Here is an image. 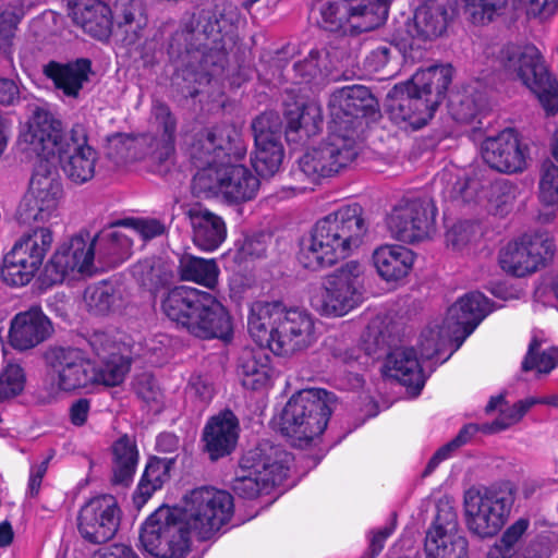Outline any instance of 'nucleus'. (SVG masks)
Instances as JSON below:
<instances>
[{
	"label": "nucleus",
	"mask_w": 558,
	"mask_h": 558,
	"mask_svg": "<svg viewBox=\"0 0 558 558\" xmlns=\"http://www.w3.org/2000/svg\"><path fill=\"white\" fill-rule=\"evenodd\" d=\"M233 497L226 490L198 487L184 497L183 507L161 506L143 524L140 541L156 558H185L191 536L210 538L232 517Z\"/></svg>",
	"instance_id": "nucleus-1"
},
{
	"label": "nucleus",
	"mask_w": 558,
	"mask_h": 558,
	"mask_svg": "<svg viewBox=\"0 0 558 558\" xmlns=\"http://www.w3.org/2000/svg\"><path fill=\"white\" fill-rule=\"evenodd\" d=\"M269 357L263 350L244 349L238 360V375L243 387L258 390L269 381Z\"/></svg>",
	"instance_id": "nucleus-43"
},
{
	"label": "nucleus",
	"mask_w": 558,
	"mask_h": 558,
	"mask_svg": "<svg viewBox=\"0 0 558 558\" xmlns=\"http://www.w3.org/2000/svg\"><path fill=\"white\" fill-rule=\"evenodd\" d=\"M25 386L24 369L9 363L0 373V402L19 396Z\"/></svg>",
	"instance_id": "nucleus-55"
},
{
	"label": "nucleus",
	"mask_w": 558,
	"mask_h": 558,
	"mask_svg": "<svg viewBox=\"0 0 558 558\" xmlns=\"http://www.w3.org/2000/svg\"><path fill=\"white\" fill-rule=\"evenodd\" d=\"M504 66L514 72L538 98L548 114L558 112V80L549 71L543 54L532 44H508L500 51Z\"/></svg>",
	"instance_id": "nucleus-10"
},
{
	"label": "nucleus",
	"mask_w": 558,
	"mask_h": 558,
	"mask_svg": "<svg viewBox=\"0 0 558 558\" xmlns=\"http://www.w3.org/2000/svg\"><path fill=\"white\" fill-rule=\"evenodd\" d=\"M482 156L492 169L499 172L514 173L522 171L526 166L525 148L521 146L517 133L511 129L486 138L482 145Z\"/></svg>",
	"instance_id": "nucleus-28"
},
{
	"label": "nucleus",
	"mask_w": 558,
	"mask_h": 558,
	"mask_svg": "<svg viewBox=\"0 0 558 558\" xmlns=\"http://www.w3.org/2000/svg\"><path fill=\"white\" fill-rule=\"evenodd\" d=\"M166 231L165 226L156 219L137 220L134 222L132 232L137 233L143 240H150L162 235Z\"/></svg>",
	"instance_id": "nucleus-64"
},
{
	"label": "nucleus",
	"mask_w": 558,
	"mask_h": 558,
	"mask_svg": "<svg viewBox=\"0 0 558 558\" xmlns=\"http://www.w3.org/2000/svg\"><path fill=\"white\" fill-rule=\"evenodd\" d=\"M165 315L190 335L199 339L232 337L227 308L209 292L191 287H175L161 302Z\"/></svg>",
	"instance_id": "nucleus-6"
},
{
	"label": "nucleus",
	"mask_w": 558,
	"mask_h": 558,
	"mask_svg": "<svg viewBox=\"0 0 558 558\" xmlns=\"http://www.w3.org/2000/svg\"><path fill=\"white\" fill-rule=\"evenodd\" d=\"M437 207L426 195H407L399 199L387 216L391 236L413 244L429 239L436 231Z\"/></svg>",
	"instance_id": "nucleus-15"
},
{
	"label": "nucleus",
	"mask_w": 558,
	"mask_h": 558,
	"mask_svg": "<svg viewBox=\"0 0 558 558\" xmlns=\"http://www.w3.org/2000/svg\"><path fill=\"white\" fill-rule=\"evenodd\" d=\"M134 390L138 398L151 408L159 409L162 404L163 395L156 381L149 374H142L134 383Z\"/></svg>",
	"instance_id": "nucleus-59"
},
{
	"label": "nucleus",
	"mask_w": 558,
	"mask_h": 558,
	"mask_svg": "<svg viewBox=\"0 0 558 558\" xmlns=\"http://www.w3.org/2000/svg\"><path fill=\"white\" fill-rule=\"evenodd\" d=\"M553 254L551 242L543 235L523 234L500 250L499 264L506 272L524 277L536 271L547 256Z\"/></svg>",
	"instance_id": "nucleus-24"
},
{
	"label": "nucleus",
	"mask_w": 558,
	"mask_h": 558,
	"mask_svg": "<svg viewBox=\"0 0 558 558\" xmlns=\"http://www.w3.org/2000/svg\"><path fill=\"white\" fill-rule=\"evenodd\" d=\"M172 465V459L154 457L148 461L133 496V500L138 508L145 505L151 495L170 478Z\"/></svg>",
	"instance_id": "nucleus-45"
},
{
	"label": "nucleus",
	"mask_w": 558,
	"mask_h": 558,
	"mask_svg": "<svg viewBox=\"0 0 558 558\" xmlns=\"http://www.w3.org/2000/svg\"><path fill=\"white\" fill-rule=\"evenodd\" d=\"M337 399L325 389H304L291 396L280 416V430L294 447L304 448L326 429Z\"/></svg>",
	"instance_id": "nucleus-7"
},
{
	"label": "nucleus",
	"mask_w": 558,
	"mask_h": 558,
	"mask_svg": "<svg viewBox=\"0 0 558 558\" xmlns=\"http://www.w3.org/2000/svg\"><path fill=\"white\" fill-rule=\"evenodd\" d=\"M399 57L397 47L391 44L379 45L364 59V69L369 73L385 72L391 74L390 63Z\"/></svg>",
	"instance_id": "nucleus-56"
},
{
	"label": "nucleus",
	"mask_w": 558,
	"mask_h": 558,
	"mask_svg": "<svg viewBox=\"0 0 558 558\" xmlns=\"http://www.w3.org/2000/svg\"><path fill=\"white\" fill-rule=\"evenodd\" d=\"M508 0H464V12L473 24H485L493 20L496 10L504 8Z\"/></svg>",
	"instance_id": "nucleus-58"
},
{
	"label": "nucleus",
	"mask_w": 558,
	"mask_h": 558,
	"mask_svg": "<svg viewBox=\"0 0 558 558\" xmlns=\"http://www.w3.org/2000/svg\"><path fill=\"white\" fill-rule=\"evenodd\" d=\"M89 344L102 362L99 367L95 365V385L108 387L120 385L130 369V362L121 354L111 351L114 345L106 339L105 335H94Z\"/></svg>",
	"instance_id": "nucleus-36"
},
{
	"label": "nucleus",
	"mask_w": 558,
	"mask_h": 558,
	"mask_svg": "<svg viewBox=\"0 0 558 558\" xmlns=\"http://www.w3.org/2000/svg\"><path fill=\"white\" fill-rule=\"evenodd\" d=\"M52 232L48 228H35L23 234L3 257L0 275L8 286L28 284L40 269L52 244Z\"/></svg>",
	"instance_id": "nucleus-14"
},
{
	"label": "nucleus",
	"mask_w": 558,
	"mask_h": 558,
	"mask_svg": "<svg viewBox=\"0 0 558 558\" xmlns=\"http://www.w3.org/2000/svg\"><path fill=\"white\" fill-rule=\"evenodd\" d=\"M329 125L361 142L366 120L380 117L379 102L364 85H348L329 97Z\"/></svg>",
	"instance_id": "nucleus-13"
},
{
	"label": "nucleus",
	"mask_w": 558,
	"mask_h": 558,
	"mask_svg": "<svg viewBox=\"0 0 558 558\" xmlns=\"http://www.w3.org/2000/svg\"><path fill=\"white\" fill-rule=\"evenodd\" d=\"M63 187L56 167L41 161L31 178L29 189L21 202L16 219L20 225L46 222L56 216Z\"/></svg>",
	"instance_id": "nucleus-16"
},
{
	"label": "nucleus",
	"mask_w": 558,
	"mask_h": 558,
	"mask_svg": "<svg viewBox=\"0 0 558 558\" xmlns=\"http://www.w3.org/2000/svg\"><path fill=\"white\" fill-rule=\"evenodd\" d=\"M450 64L418 70L405 84L395 85L387 94L386 111L400 128L424 126L434 116L451 84Z\"/></svg>",
	"instance_id": "nucleus-5"
},
{
	"label": "nucleus",
	"mask_w": 558,
	"mask_h": 558,
	"mask_svg": "<svg viewBox=\"0 0 558 558\" xmlns=\"http://www.w3.org/2000/svg\"><path fill=\"white\" fill-rule=\"evenodd\" d=\"M17 144L21 150L41 157L45 162L58 158L65 177L74 184H84L95 175L99 156L89 144L88 126L84 123H74L64 134L59 119L48 109L35 106Z\"/></svg>",
	"instance_id": "nucleus-3"
},
{
	"label": "nucleus",
	"mask_w": 558,
	"mask_h": 558,
	"mask_svg": "<svg viewBox=\"0 0 558 558\" xmlns=\"http://www.w3.org/2000/svg\"><path fill=\"white\" fill-rule=\"evenodd\" d=\"M121 518L122 511L116 497L99 495L81 507L76 518L77 532L85 542L101 545L116 536Z\"/></svg>",
	"instance_id": "nucleus-21"
},
{
	"label": "nucleus",
	"mask_w": 558,
	"mask_h": 558,
	"mask_svg": "<svg viewBox=\"0 0 558 558\" xmlns=\"http://www.w3.org/2000/svg\"><path fill=\"white\" fill-rule=\"evenodd\" d=\"M367 232L363 208L345 205L319 219L299 243L298 262L311 271L333 266L357 248Z\"/></svg>",
	"instance_id": "nucleus-4"
},
{
	"label": "nucleus",
	"mask_w": 558,
	"mask_h": 558,
	"mask_svg": "<svg viewBox=\"0 0 558 558\" xmlns=\"http://www.w3.org/2000/svg\"><path fill=\"white\" fill-rule=\"evenodd\" d=\"M291 456L280 446L258 444L240 460V472L232 482L235 495L254 499L264 490L280 485L289 474Z\"/></svg>",
	"instance_id": "nucleus-9"
},
{
	"label": "nucleus",
	"mask_w": 558,
	"mask_h": 558,
	"mask_svg": "<svg viewBox=\"0 0 558 558\" xmlns=\"http://www.w3.org/2000/svg\"><path fill=\"white\" fill-rule=\"evenodd\" d=\"M414 253L398 244H385L374 250L372 260L377 274L386 281L404 278L413 267Z\"/></svg>",
	"instance_id": "nucleus-38"
},
{
	"label": "nucleus",
	"mask_w": 558,
	"mask_h": 558,
	"mask_svg": "<svg viewBox=\"0 0 558 558\" xmlns=\"http://www.w3.org/2000/svg\"><path fill=\"white\" fill-rule=\"evenodd\" d=\"M395 529L396 514H393V519L389 524L371 532L368 549L363 555V558H375L378 556L385 546L386 539L393 533Z\"/></svg>",
	"instance_id": "nucleus-62"
},
{
	"label": "nucleus",
	"mask_w": 558,
	"mask_h": 558,
	"mask_svg": "<svg viewBox=\"0 0 558 558\" xmlns=\"http://www.w3.org/2000/svg\"><path fill=\"white\" fill-rule=\"evenodd\" d=\"M277 308H279V302H256L250 310L247 318L248 332L260 347L266 344L270 349L272 343L274 313Z\"/></svg>",
	"instance_id": "nucleus-47"
},
{
	"label": "nucleus",
	"mask_w": 558,
	"mask_h": 558,
	"mask_svg": "<svg viewBox=\"0 0 558 558\" xmlns=\"http://www.w3.org/2000/svg\"><path fill=\"white\" fill-rule=\"evenodd\" d=\"M71 11L74 23L90 36L106 39L111 34V8L100 0H74Z\"/></svg>",
	"instance_id": "nucleus-37"
},
{
	"label": "nucleus",
	"mask_w": 558,
	"mask_h": 558,
	"mask_svg": "<svg viewBox=\"0 0 558 558\" xmlns=\"http://www.w3.org/2000/svg\"><path fill=\"white\" fill-rule=\"evenodd\" d=\"M94 262L92 247L88 246V233H80L61 244L44 268L41 281L53 286L62 283L66 276L76 271L92 275Z\"/></svg>",
	"instance_id": "nucleus-23"
},
{
	"label": "nucleus",
	"mask_w": 558,
	"mask_h": 558,
	"mask_svg": "<svg viewBox=\"0 0 558 558\" xmlns=\"http://www.w3.org/2000/svg\"><path fill=\"white\" fill-rule=\"evenodd\" d=\"M381 317L373 318L362 333L365 353L374 359L386 357L390 376L417 396L423 389L425 377L413 348L397 347L399 338Z\"/></svg>",
	"instance_id": "nucleus-8"
},
{
	"label": "nucleus",
	"mask_w": 558,
	"mask_h": 558,
	"mask_svg": "<svg viewBox=\"0 0 558 558\" xmlns=\"http://www.w3.org/2000/svg\"><path fill=\"white\" fill-rule=\"evenodd\" d=\"M21 101V90L12 78L0 77V104L15 106Z\"/></svg>",
	"instance_id": "nucleus-63"
},
{
	"label": "nucleus",
	"mask_w": 558,
	"mask_h": 558,
	"mask_svg": "<svg viewBox=\"0 0 558 558\" xmlns=\"http://www.w3.org/2000/svg\"><path fill=\"white\" fill-rule=\"evenodd\" d=\"M490 311L489 300L478 291L466 293L448 308L445 324L460 340L458 347Z\"/></svg>",
	"instance_id": "nucleus-29"
},
{
	"label": "nucleus",
	"mask_w": 558,
	"mask_h": 558,
	"mask_svg": "<svg viewBox=\"0 0 558 558\" xmlns=\"http://www.w3.org/2000/svg\"><path fill=\"white\" fill-rule=\"evenodd\" d=\"M132 275L146 290L157 292L171 282L172 274L160 258L150 257L132 266Z\"/></svg>",
	"instance_id": "nucleus-48"
},
{
	"label": "nucleus",
	"mask_w": 558,
	"mask_h": 558,
	"mask_svg": "<svg viewBox=\"0 0 558 558\" xmlns=\"http://www.w3.org/2000/svg\"><path fill=\"white\" fill-rule=\"evenodd\" d=\"M478 226L471 221H459L446 232V243L454 251H463L478 236Z\"/></svg>",
	"instance_id": "nucleus-57"
},
{
	"label": "nucleus",
	"mask_w": 558,
	"mask_h": 558,
	"mask_svg": "<svg viewBox=\"0 0 558 558\" xmlns=\"http://www.w3.org/2000/svg\"><path fill=\"white\" fill-rule=\"evenodd\" d=\"M52 381L63 392L95 386V363L75 347H50L44 354Z\"/></svg>",
	"instance_id": "nucleus-18"
},
{
	"label": "nucleus",
	"mask_w": 558,
	"mask_h": 558,
	"mask_svg": "<svg viewBox=\"0 0 558 558\" xmlns=\"http://www.w3.org/2000/svg\"><path fill=\"white\" fill-rule=\"evenodd\" d=\"M245 154L240 131L231 123L221 122L199 132L192 145V157H211L225 162L226 158L240 159Z\"/></svg>",
	"instance_id": "nucleus-27"
},
{
	"label": "nucleus",
	"mask_w": 558,
	"mask_h": 558,
	"mask_svg": "<svg viewBox=\"0 0 558 558\" xmlns=\"http://www.w3.org/2000/svg\"><path fill=\"white\" fill-rule=\"evenodd\" d=\"M112 27L123 29L130 43H135L147 25L144 8L137 0L116 1L111 8Z\"/></svg>",
	"instance_id": "nucleus-44"
},
{
	"label": "nucleus",
	"mask_w": 558,
	"mask_h": 558,
	"mask_svg": "<svg viewBox=\"0 0 558 558\" xmlns=\"http://www.w3.org/2000/svg\"><path fill=\"white\" fill-rule=\"evenodd\" d=\"M424 550L426 558H468V541L458 533L457 513L451 507H438Z\"/></svg>",
	"instance_id": "nucleus-25"
},
{
	"label": "nucleus",
	"mask_w": 558,
	"mask_h": 558,
	"mask_svg": "<svg viewBox=\"0 0 558 558\" xmlns=\"http://www.w3.org/2000/svg\"><path fill=\"white\" fill-rule=\"evenodd\" d=\"M541 341L533 338L529 344L527 352L522 362V371L530 372L536 369L539 374H549L558 364V349L550 348L539 352Z\"/></svg>",
	"instance_id": "nucleus-50"
},
{
	"label": "nucleus",
	"mask_w": 558,
	"mask_h": 558,
	"mask_svg": "<svg viewBox=\"0 0 558 558\" xmlns=\"http://www.w3.org/2000/svg\"><path fill=\"white\" fill-rule=\"evenodd\" d=\"M284 117L287 121L286 137L288 142H300L304 138L315 136L322 131V109L315 102H295L286 110Z\"/></svg>",
	"instance_id": "nucleus-39"
},
{
	"label": "nucleus",
	"mask_w": 558,
	"mask_h": 558,
	"mask_svg": "<svg viewBox=\"0 0 558 558\" xmlns=\"http://www.w3.org/2000/svg\"><path fill=\"white\" fill-rule=\"evenodd\" d=\"M53 328L38 306L17 313L11 320L9 342L15 350H31L47 340Z\"/></svg>",
	"instance_id": "nucleus-31"
},
{
	"label": "nucleus",
	"mask_w": 558,
	"mask_h": 558,
	"mask_svg": "<svg viewBox=\"0 0 558 558\" xmlns=\"http://www.w3.org/2000/svg\"><path fill=\"white\" fill-rule=\"evenodd\" d=\"M239 430V420L231 410L211 416L203 429L204 452L211 461L231 454L238 442Z\"/></svg>",
	"instance_id": "nucleus-30"
},
{
	"label": "nucleus",
	"mask_w": 558,
	"mask_h": 558,
	"mask_svg": "<svg viewBox=\"0 0 558 558\" xmlns=\"http://www.w3.org/2000/svg\"><path fill=\"white\" fill-rule=\"evenodd\" d=\"M391 0H340L320 8L322 26L338 32L347 25L352 34L371 32L388 17Z\"/></svg>",
	"instance_id": "nucleus-17"
},
{
	"label": "nucleus",
	"mask_w": 558,
	"mask_h": 558,
	"mask_svg": "<svg viewBox=\"0 0 558 558\" xmlns=\"http://www.w3.org/2000/svg\"><path fill=\"white\" fill-rule=\"evenodd\" d=\"M530 527L527 518H520L509 525L488 549L487 558H513Z\"/></svg>",
	"instance_id": "nucleus-49"
},
{
	"label": "nucleus",
	"mask_w": 558,
	"mask_h": 558,
	"mask_svg": "<svg viewBox=\"0 0 558 558\" xmlns=\"http://www.w3.org/2000/svg\"><path fill=\"white\" fill-rule=\"evenodd\" d=\"M119 225H126V221H118L99 231L92 240L88 238L93 262L97 260L102 268L117 267L132 255V236L114 229Z\"/></svg>",
	"instance_id": "nucleus-32"
},
{
	"label": "nucleus",
	"mask_w": 558,
	"mask_h": 558,
	"mask_svg": "<svg viewBox=\"0 0 558 558\" xmlns=\"http://www.w3.org/2000/svg\"><path fill=\"white\" fill-rule=\"evenodd\" d=\"M448 110L457 122L470 123L480 113V105L473 93L456 92L449 96Z\"/></svg>",
	"instance_id": "nucleus-52"
},
{
	"label": "nucleus",
	"mask_w": 558,
	"mask_h": 558,
	"mask_svg": "<svg viewBox=\"0 0 558 558\" xmlns=\"http://www.w3.org/2000/svg\"><path fill=\"white\" fill-rule=\"evenodd\" d=\"M184 215L192 228L193 243L204 252L216 251L227 238V226L222 217L199 204L190 206Z\"/></svg>",
	"instance_id": "nucleus-34"
},
{
	"label": "nucleus",
	"mask_w": 558,
	"mask_h": 558,
	"mask_svg": "<svg viewBox=\"0 0 558 558\" xmlns=\"http://www.w3.org/2000/svg\"><path fill=\"white\" fill-rule=\"evenodd\" d=\"M239 20L240 12L231 3L193 14L169 40L168 54L177 64L178 74L197 85L221 75L239 38Z\"/></svg>",
	"instance_id": "nucleus-2"
},
{
	"label": "nucleus",
	"mask_w": 558,
	"mask_h": 558,
	"mask_svg": "<svg viewBox=\"0 0 558 558\" xmlns=\"http://www.w3.org/2000/svg\"><path fill=\"white\" fill-rule=\"evenodd\" d=\"M319 57L317 50H312L305 59L294 63L293 71L300 83H310L322 75Z\"/></svg>",
	"instance_id": "nucleus-60"
},
{
	"label": "nucleus",
	"mask_w": 558,
	"mask_h": 558,
	"mask_svg": "<svg viewBox=\"0 0 558 558\" xmlns=\"http://www.w3.org/2000/svg\"><path fill=\"white\" fill-rule=\"evenodd\" d=\"M535 404H537V398H527L515 402L512 407L502 409L499 417L493 423L483 424V432L492 434L509 428L511 425L518 423Z\"/></svg>",
	"instance_id": "nucleus-53"
},
{
	"label": "nucleus",
	"mask_w": 558,
	"mask_h": 558,
	"mask_svg": "<svg viewBox=\"0 0 558 558\" xmlns=\"http://www.w3.org/2000/svg\"><path fill=\"white\" fill-rule=\"evenodd\" d=\"M138 464V450L134 439L128 435L118 438L112 445V483L129 486Z\"/></svg>",
	"instance_id": "nucleus-42"
},
{
	"label": "nucleus",
	"mask_w": 558,
	"mask_h": 558,
	"mask_svg": "<svg viewBox=\"0 0 558 558\" xmlns=\"http://www.w3.org/2000/svg\"><path fill=\"white\" fill-rule=\"evenodd\" d=\"M222 196L229 203L253 199L259 190L258 178L245 166L227 163Z\"/></svg>",
	"instance_id": "nucleus-40"
},
{
	"label": "nucleus",
	"mask_w": 558,
	"mask_h": 558,
	"mask_svg": "<svg viewBox=\"0 0 558 558\" xmlns=\"http://www.w3.org/2000/svg\"><path fill=\"white\" fill-rule=\"evenodd\" d=\"M117 300L114 287L105 281L89 286L84 291V302L88 311L95 315L109 313Z\"/></svg>",
	"instance_id": "nucleus-51"
},
{
	"label": "nucleus",
	"mask_w": 558,
	"mask_h": 558,
	"mask_svg": "<svg viewBox=\"0 0 558 558\" xmlns=\"http://www.w3.org/2000/svg\"><path fill=\"white\" fill-rule=\"evenodd\" d=\"M43 72L66 97L77 98L84 85L89 82L92 62L86 58L66 63L50 61L44 65Z\"/></svg>",
	"instance_id": "nucleus-35"
},
{
	"label": "nucleus",
	"mask_w": 558,
	"mask_h": 558,
	"mask_svg": "<svg viewBox=\"0 0 558 558\" xmlns=\"http://www.w3.org/2000/svg\"><path fill=\"white\" fill-rule=\"evenodd\" d=\"M134 145V138L124 133H116L108 137L107 155L116 161L129 157V150Z\"/></svg>",
	"instance_id": "nucleus-61"
},
{
	"label": "nucleus",
	"mask_w": 558,
	"mask_h": 558,
	"mask_svg": "<svg viewBox=\"0 0 558 558\" xmlns=\"http://www.w3.org/2000/svg\"><path fill=\"white\" fill-rule=\"evenodd\" d=\"M515 499L511 482L469 489L464 495V508L469 531L480 538L495 536L507 522Z\"/></svg>",
	"instance_id": "nucleus-11"
},
{
	"label": "nucleus",
	"mask_w": 558,
	"mask_h": 558,
	"mask_svg": "<svg viewBox=\"0 0 558 558\" xmlns=\"http://www.w3.org/2000/svg\"><path fill=\"white\" fill-rule=\"evenodd\" d=\"M538 198L546 206L558 205V166L551 161H546L542 166Z\"/></svg>",
	"instance_id": "nucleus-54"
},
{
	"label": "nucleus",
	"mask_w": 558,
	"mask_h": 558,
	"mask_svg": "<svg viewBox=\"0 0 558 558\" xmlns=\"http://www.w3.org/2000/svg\"><path fill=\"white\" fill-rule=\"evenodd\" d=\"M154 118L156 134L142 137L143 143L147 146L145 157L154 172L166 174L172 165L174 155L177 119L165 104L154 107Z\"/></svg>",
	"instance_id": "nucleus-26"
},
{
	"label": "nucleus",
	"mask_w": 558,
	"mask_h": 558,
	"mask_svg": "<svg viewBox=\"0 0 558 558\" xmlns=\"http://www.w3.org/2000/svg\"><path fill=\"white\" fill-rule=\"evenodd\" d=\"M456 11L457 0H426L415 10L409 33L422 40L435 39L447 29Z\"/></svg>",
	"instance_id": "nucleus-33"
},
{
	"label": "nucleus",
	"mask_w": 558,
	"mask_h": 558,
	"mask_svg": "<svg viewBox=\"0 0 558 558\" xmlns=\"http://www.w3.org/2000/svg\"><path fill=\"white\" fill-rule=\"evenodd\" d=\"M363 266L350 260L329 274L324 281L318 311L326 316H343L363 299L361 276Z\"/></svg>",
	"instance_id": "nucleus-19"
},
{
	"label": "nucleus",
	"mask_w": 558,
	"mask_h": 558,
	"mask_svg": "<svg viewBox=\"0 0 558 558\" xmlns=\"http://www.w3.org/2000/svg\"><path fill=\"white\" fill-rule=\"evenodd\" d=\"M251 128L255 143L252 166L258 175L270 178L279 170L284 157L280 117L272 111L263 112L253 120Z\"/></svg>",
	"instance_id": "nucleus-22"
},
{
	"label": "nucleus",
	"mask_w": 558,
	"mask_h": 558,
	"mask_svg": "<svg viewBox=\"0 0 558 558\" xmlns=\"http://www.w3.org/2000/svg\"><path fill=\"white\" fill-rule=\"evenodd\" d=\"M178 271L182 280L193 281L207 288H213L217 283L219 275L215 259H205L190 253L179 256Z\"/></svg>",
	"instance_id": "nucleus-46"
},
{
	"label": "nucleus",
	"mask_w": 558,
	"mask_h": 558,
	"mask_svg": "<svg viewBox=\"0 0 558 558\" xmlns=\"http://www.w3.org/2000/svg\"><path fill=\"white\" fill-rule=\"evenodd\" d=\"M274 314L270 350L275 354L291 355L308 349L316 341L314 319L307 311L287 308L279 302Z\"/></svg>",
	"instance_id": "nucleus-20"
},
{
	"label": "nucleus",
	"mask_w": 558,
	"mask_h": 558,
	"mask_svg": "<svg viewBox=\"0 0 558 558\" xmlns=\"http://www.w3.org/2000/svg\"><path fill=\"white\" fill-rule=\"evenodd\" d=\"M199 167V170L193 177L192 192L199 198H210L222 195L223 174L227 163L217 161L211 157L193 158Z\"/></svg>",
	"instance_id": "nucleus-41"
},
{
	"label": "nucleus",
	"mask_w": 558,
	"mask_h": 558,
	"mask_svg": "<svg viewBox=\"0 0 558 558\" xmlns=\"http://www.w3.org/2000/svg\"><path fill=\"white\" fill-rule=\"evenodd\" d=\"M361 142L329 125L326 141L303 154L298 168L292 170L295 180L315 184L349 167L359 156Z\"/></svg>",
	"instance_id": "nucleus-12"
}]
</instances>
